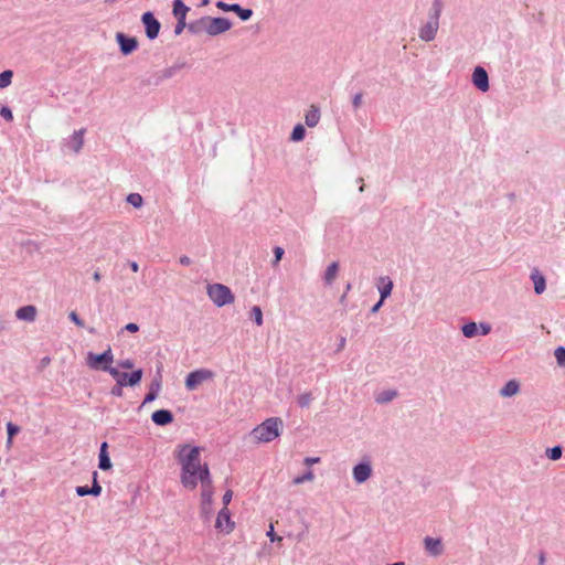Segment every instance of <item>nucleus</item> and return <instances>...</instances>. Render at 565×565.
<instances>
[{"label": "nucleus", "mask_w": 565, "mask_h": 565, "mask_svg": "<svg viewBox=\"0 0 565 565\" xmlns=\"http://www.w3.org/2000/svg\"><path fill=\"white\" fill-rule=\"evenodd\" d=\"M124 330L135 333L139 330V326L137 323L130 322L125 326Z\"/></svg>", "instance_id": "50"}, {"label": "nucleus", "mask_w": 565, "mask_h": 565, "mask_svg": "<svg viewBox=\"0 0 565 565\" xmlns=\"http://www.w3.org/2000/svg\"><path fill=\"white\" fill-rule=\"evenodd\" d=\"M185 28H188L185 20H178L177 25L174 28V34L180 35Z\"/></svg>", "instance_id": "45"}, {"label": "nucleus", "mask_w": 565, "mask_h": 565, "mask_svg": "<svg viewBox=\"0 0 565 565\" xmlns=\"http://www.w3.org/2000/svg\"><path fill=\"white\" fill-rule=\"evenodd\" d=\"M384 301H385V300H382V299L380 298V300H379V301H377V302L372 307L371 312H372V313L377 312V311L380 310V308L383 306Z\"/></svg>", "instance_id": "53"}, {"label": "nucleus", "mask_w": 565, "mask_h": 565, "mask_svg": "<svg viewBox=\"0 0 565 565\" xmlns=\"http://www.w3.org/2000/svg\"><path fill=\"white\" fill-rule=\"evenodd\" d=\"M546 456L551 459V460H557L561 458L562 456V448L559 446H555L553 448H547L546 449Z\"/></svg>", "instance_id": "39"}, {"label": "nucleus", "mask_w": 565, "mask_h": 565, "mask_svg": "<svg viewBox=\"0 0 565 565\" xmlns=\"http://www.w3.org/2000/svg\"><path fill=\"white\" fill-rule=\"evenodd\" d=\"M20 431V427L9 422L7 423V433L9 437H14Z\"/></svg>", "instance_id": "43"}, {"label": "nucleus", "mask_w": 565, "mask_h": 565, "mask_svg": "<svg viewBox=\"0 0 565 565\" xmlns=\"http://www.w3.org/2000/svg\"><path fill=\"white\" fill-rule=\"evenodd\" d=\"M93 278L95 281H99L100 280V274L98 271H96L94 275H93Z\"/></svg>", "instance_id": "57"}, {"label": "nucleus", "mask_w": 565, "mask_h": 565, "mask_svg": "<svg viewBox=\"0 0 565 565\" xmlns=\"http://www.w3.org/2000/svg\"><path fill=\"white\" fill-rule=\"evenodd\" d=\"M134 361L131 359H124L117 362L119 369L131 370L134 369Z\"/></svg>", "instance_id": "42"}, {"label": "nucleus", "mask_w": 565, "mask_h": 565, "mask_svg": "<svg viewBox=\"0 0 565 565\" xmlns=\"http://www.w3.org/2000/svg\"><path fill=\"white\" fill-rule=\"evenodd\" d=\"M444 8L443 0H433L429 11V20L423 23L418 30V38L424 42L435 40L439 30V18Z\"/></svg>", "instance_id": "4"}, {"label": "nucleus", "mask_w": 565, "mask_h": 565, "mask_svg": "<svg viewBox=\"0 0 565 565\" xmlns=\"http://www.w3.org/2000/svg\"><path fill=\"white\" fill-rule=\"evenodd\" d=\"M141 21L145 24L146 35L148 36V39H156L160 31L159 21L153 17L151 12H145L141 17Z\"/></svg>", "instance_id": "13"}, {"label": "nucleus", "mask_w": 565, "mask_h": 565, "mask_svg": "<svg viewBox=\"0 0 565 565\" xmlns=\"http://www.w3.org/2000/svg\"><path fill=\"white\" fill-rule=\"evenodd\" d=\"M273 252H274V259H273V262H271V266H273V267H277V266H278V264H279V262H280V260L282 259V257H284L285 250H284V248H282V247H280V246H275V247H274V249H273Z\"/></svg>", "instance_id": "36"}, {"label": "nucleus", "mask_w": 565, "mask_h": 565, "mask_svg": "<svg viewBox=\"0 0 565 565\" xmlns=\"http://www.w3.org/2000/svg\"><path fill=\"white\" fill-rule=\"evenodd\" d=\"M105 372H107L116 381V384H119L124 372H120L118 366L114 367L113 364H110Z\"/></svg>", "instance_id": "38"}, {"label": "nucleus", "mask_w": 565, "mask_h": 565, "mask_svg": "<svg viewBox=\"0 0 565 565\" xmlns=\"http://www.w3.org/2000/svg\"><path fill=\"white\" fill-rule=\"evenodd\" d=\"M266 535L269 537L271 542H281L282 537L278 536L274 531L273 523L269 525V530L267 531Z\"/></svg>", "instance_id": "44"}, {"label": "nucleus", "mask_w": 565, "mask_h": 565, "mask_svg": "<svg viewBox=\"0 0 565 565\" xmlns=\"http://www.w3.org/2000/svg\"><path fill=\"white\" fill-rule=\"evenodd\" d=\"M12 445H13V437H9V436H8V438H7V443H6V447H7L8 449H10V448L12 447Z\"/></svg>", "instance_id": "55"}, {"label": "nucleus", "mask_w": 565, "mask_h": 565, "mask_svg": "<svg viewBox=\"0 0 565 565\" xmlns=\"http://www.w3.org/2000/svg\"><path fill=\"white\" fill-rule=\"evenodd\" d=\"M179 263L183 266H189L191 264V258L186 255H183L179 258Z\"/></svg>", "instance_id": "51"}, {"label": "nucleus", "mask_w": 565, "mask_h": 565, "mask_svg": "<svg viewBox=\"0 0 565 565\" xmlns=\"http://www.w3.org/2000/svg\"><path fill=\"white\" fill-rule=\"evenodd\" d=\"M345 343V339H342V341L340 342V345L343 347Z\"/></svg>", "instance_id": "61"}, {"label": "nucleus", "mask_w": 565, "mask_h": 565, "mask_svg": "<svg viewBox=\"0 0 565 565\" xmlns=\"http://www.w3.org/2000/svg\"><path fill=\"white\" fill-rule=\"evenodd\" d=\"M305 136H306L305 127L301 124H298L294 127V129L291 131L290 140L294 142H299L305 139Z\"/></svg>", "instance_id": "29"}, {"label": "nucleus", "mask_w": 565, "mask_h": 565, "mask_svg": "<svg viewBox=\"0 0 565 565\" xmlns=\"http://www.w3.org/2000/svg\"><path fill=\"white\" fill-rule=\"evenodd\" d=\"M130 268L132 271L137 273L139 270V265L136 262H131Z\"/></svg>", "instance_id": "54"}, {"label": "nucleus", "mask_w": 565, "mask_h": 565, "mask_svg": "<svg viewBox=\"0 0 565 565\" xmlns=\"http://www.w3.org/2000/svg\"><path fill=\"white\" fill-rule=\"evenodd\" d=\"M363 104V93L359 92L352 96V107L358 110Z\"/></svg>", "instance_id": "40"}, {"label": "nucleus", "mask_w": 565, "mask_h": 565, "mask_svg": "<svg viewBox=\"0 0 565 565\" xmlns=\"http://www.w3.org/2000/svg\"><path fill=\"white\" fill-rule=\"evenodd\" d=\"M373 475L372 460L369 457L361 459L352 468V478L356 484L366 482Z\"/></svg>", "instance_id": "9"}, {"label": "nucleus", "mask_w": 565, "mask_h": 565, "mask_svg": "<svg viewBox=\"0 0 565 565\" xmlns=\"http://www.w3.org/2000/svg\"><path fill=\"white\" fill-rule=\"evenodd\" d=\"M393 287V280L388 276H381L376 280V288L382 300H385L391 296Z\"/></svg>", "instance_id": "17"}, {"label": "nucleus", "mask_w": 565, "mask_h": 565, "mask_svg": "<svg viewBox=\"0 0 565 565\" xmlns=\"http://www.w3.org/2000/svg\"><path fill=\"white\" fill-rule=\"evenodd\" d=\"M0 116L6 119L7 121L13 120V114L12 110L8 106H2L0 108Z\"/></svg>", "instance_id": "41"}, {"label": "nucleus", "mask_w": 565, "mask_h": 565, "mask_svg": "<svg viewBox=\"0 0 565 565\" xmlns=\"http://www.w3.org/2000/svg\"><path fill=\"white\" fill-rule=\"evenodd\" d=\"M471 82L476 88L480 92L486 93L489 90V76L484 67L476 66L471 75Z\"/></svg>", "instance_id": "11"}, {"label": "nucleus", "mask_w": 565, "mask_h": 565, "mask_svg": "<svg viewBox=\"0 0 565 565\" xmlns=\"http://www.w3.org/2000/svg\"><path fill=\"white\" fill-rule=\"evenodd\" d=\"M532 280L534 282V290L536 294L540 295L545 291L546 282H545V278L542 275H540L537 273L532 274Z\"/></svg>", "instance_id": "28"}, {"label": "nucleus", "mask_w": 565, "mask_h": 565, "mask_svg": "<svg viewBox=\"0 0 565 565\" xmlns=\"http://www.w3.org/2000/svg\"><path fill=\"white\" fill-rule=\"evenodd\" d=\"M122 385H119V384H116L111 391H110V394L113 396H117V397H121L122 396Z\"/></svg>", "instance_id": "48"}, {"label": "nucleus", "mask_w": 565, "mask_h": 565, "mask_svg": "<svg viewBox=\"0 0 565 565\" xmlns=\"http://www.w3.org/2000/svg\"><path fill=\"white\" fill-rule=\"evenodd\" d=\"M160 390H161V380H160V377H158L151 382L150 387H149V393L146 395V397L142 402V405L153 402L157 398Z\"/></svg>", "instance_id": "24"}, {"label": "nucleus", "mask_w": 565, "mask_h": 565, "mask_svg": "<svg viewBox=\"0 0 565 565\" xmlns=\"http://www.w3.org/2000/svg\"><path fill=\"white\" fill-rule=\"evenodd\" d=\"M312 399V394L307 392L298 396L297 403L300 407L306 408L310 406Z\"/></svg>", "instance_id": "35"}, {"label": "nucleus", "mask_w": 565, "mask_h": 565, "mask_svg": "<svg viewBox=\"0 0 565 565\" xmlns=\"http://www.w3.org/2000/svg\"><path fill=\"white\" fill-rule=\"evenodd\" d=\"M313 479H315L313 471L311 469H308L303 475L294 478L292 482L295 484H300V483H305V482H311Z\"/></svg>", "instance_id": "32"}, {"label": "nucleus", "mask_w": 565, "mask_h": 565, "mask_svg": "<svg viewBox=\"0 0 565 565\" xmlns=\"http://www.w3.org/2000/svg\"><path fill=\"white\" fill-rule=\"evenodd\" d=\"M143 372L141 369L135 370L131 373H122L121 379L119 381V385L125 386H136L140 383L142 379Z\"/></svg>", "instance_id": "19"}, {"label": "nucleus", "mask_w": 565, "mask_h": 565, "mask_svg": "<svg viewBox=\"0 0 565 565\" xmlns=\"http://www.w3.org/2000/svg\"><path fill=\"white\" fill-rule=\"evenodd\" d=\"M189 7H186L182 0L173 1V14L178 20H186Z\"/></svg>", "instance_id": "25"}, {"label": "nucleus", "mask_w": 565, "mask_h": 565, "mask_svg": "<svg viewBox=\"0 0 565 565\" xmlns=\"http://www.w3.org/2000/svg\"><path fill=\"white\" fill-rule=\"evenodd\" d=\"M319 462H320L319 457H306L303 459V465H306L307 467H311L312 465L319 463Z\"/></svg>", "instance_id": "47"}, {"label": "nucleus", "mask_w": 565, "mask_h": 565, "mask_svg": "<svg viewBox=\"0 0 565 565\" xmlns=\"http://www.w3.org/2000/svg\"><path fill=\"white\" fill-rule=\"evenodd\" d=\"M76 494H92L88 487H76Z\"/></svg>", "instance_id": "52"}, {"label": "nucleus", "mask_w": 565, "mask_h": 565, "mask_svg": "<svg viewBox=\"0 0 565 565\" xmlns=\"http://www.w3.org/2000/svg\"><path fill=\"white\" fill-rule=\"evenodd\" d=\"M68 318L71 319L72 322H74L77 327H84V322L83 320L78 317V315L75 312V311H72L70 315H68Z\"/></svg>", "instance_id": "46"}, {"label": "nucleus", "mask_w": 565, "mask_h": 565, "mask_svg": "<svg viewBox=\"0 0 565 565\" xmlns=\"http://www.w3.org/2000/svg\"><path fill=\"white\" fill-rule=\"evenodd\" d=\"M461 332L465 338L472 339L478 335H488L491 332V324L488 322L469 321L461 327Z\"/></svg>", "instance_id": "10"}, {"label": "nucleus", "mask_w": 565, "mask_h": 565, "mask_svg": "<svg viewBox=\"0 0 565 565\" xmlns=\"http://www.w3.org/2000/svg\"><path fill=\"white\" fill-rule=\"evenodd\" d=\"M216 7L223 11H233L235 12L243 21H247L250 19L253 11L250 9L242 8L237 3L227 4L223 1H218Z\"/></svg>", "instance_id": "15"}, {"label": "nucleus", "mask_w": 565, "mask_h": 565, "mask_svg": "<svg viewBox=\"0 0 565 565\" xmlns=\"http://www.w3.org/2000/svg\"><path fill=\"white\" fill-rule=\"evenodd\" d=\"M38 316V309L33 305L19 308L15 311V318L20 321L34 322Z\"/></svg>", "instance_id": "18"}, {"label": "nucleus", "mask_w": 565, "mask_h": 565, "mask_svg": "<svg viewBox=\"0 0 565 565\" xmlns=\"http://www.w3.org/2000/svg\"><path fill=\"white\" fill-rule=\"evenodd\" d=\"M340 266L338 262L330 263L323 274V282L326 286H332L338 278Z\"/></svg>", "instance_id": "20"}, {"label": "nucleus", "mask_w": 565, "mask_h": 565, "mask_svg": "<svg viewBox=\"0 0 565 565\" xmlns=\"http://www.w3.org/2000/svg\"><path fill=\"white\" fill-rule=\"evenodd\" d=\"M96 472L94 473V484L93 487L89 489V492L92 494H99L102 492V487L96 482Z\"/></svg>", "instance_id": "49"}, {"label": "nucleus", "mask_w": 565, "mask_h": 565, "mask_svg": "<svg viewBox=\"0 0 565 565\" xmlns=\"http://www.w3.org/2000/svg\"><path fill=\"white\" fill-rule=\"evenodd\" d=\"M3 328H4V327H3V320H2V318L0 317V329H3Z\"/></svg>", "instance_id": "60"}, {"label": "nucleus", "mask_w": 565, "mask_h": 565, "mask_svg": "<svg viewBox=\"0 0 565 565\" xmlns=\"http://www.w3.org/2000/svg\"><path fill=\"white\" fill-rule=\"evenodd\" d=\"M231 26V21L226 18L202 17L188 24V30L193 34L206 33L215 36L228 31Z\"/></svg>", "instance_id": "3"}, {"label": "nucleus", "mask_w": 565, "mask_h": 565, "mask_svg": "<svg viewBox=\"0 0 565 565\" xmlns=\"http://www.w3.org/2000/svg\"><path fill=\"white\" fill-rule=\"evenodd\" d=\"M107 444L103 443L100 447V454H99V468L103 470H107L110 468V459L106 452Z\"/></svg>", "instance_id": "27"}, {"label": "nucleus", "mask_w": 565, "mask_h": 565, "mask_svg": "<svg viewBox=\"0 0 565 565\" xmlns=\"http://www.w3.org/2000/svg\"><path fill=\"white\" fill-rule=\"evenodd\" d=\"M387 565H405V563L404 562H395V563L387 564Z\"/></svg>", "instance_id": "58"}, {"label": "nucleus", "mask_w": 565, "mask_h": 565, "mask_svg": "<svg viewBox=\"0 0 565 565\" xmlns=\"http://www.w3.org/2000/svg\"><path fill=\"white\" fill-rule=\"evenodd\" d=\"M284 428L282 419L279 417H269L257 425L249 433L252 441L256 445L268 444L277 439Z\"/></svg>", "instance_id": "2"}, {"label": "nucleus", "mask_w": 565, "mask_h": 565, "mask_svg": "<svg viewBox=\"0 0 565 565\" xmlns=\"http://www.w3.org/2000/svg\"><path fill=\"white\" fill-rule=\"evenodd\" d=\"M201 514L204 520H210L213 514L212 497H204L201 504Z\"/></svg>", "instance_id": "26"}, {"label": "nucleus", "mask_w": 565, "mask_h": 565, "mask_svg": "<svg viewBox=\"0 0 565 565\" xmlns=\"http://www.w3.org/2000/svg\"><path fill=\"white\" fill-rule=\"evenodd\" d=\"M363 190H364V185L362 184V185L360 186V191L362 192Z\"/></svg>", "instance_id": "63"}, {"label": "nucleus", "mask_w": 565, "mask_h": 565, "mask_svg": "<svg viewBox=\"0 0 565 565\" xmlns=\"http://www.w3.org/2000/svg\"><path fill=\"white\" fill-rule=\"evenodd\" d=\"M201 447L191 444L179 445L175 449V458L181 467V482L188 491L194 490L198 483L206 491L211 484L207 465L201 461Z\"/></svg>", "instance_id": "1"}, {"label": "nucleus", "mask_w": 565, "mask_h": 565, "mask_svg": "<svg viewBox=\"0 0 565 565\" xmlns=\"http://www.w3.org/2000/svg\"><path fill=\"white\" fill-rule=\"evenodd\" d=\"M85 129L82 128L79 130H75L66 140H65V147L74 152V153H78L81 151V149L83 148V145H84V135H85Z\"/></svg>", "instance_id": "14"}, {"label": "nucleus", "mask_w": 565, "mask_h": 565, "mask_svg": "<svg viewBox=\"0 0 565 565\" xmlns=\"http://www.w3.org/2000/svg\"><path fill=\"white\" fill-rule=\"evenodd\" d=\"M350 289H351V285H350V284H348V285H347V290H350Z\"/></svg>", "instance_id": "62"}, {"label": "nucleus", "mask_w": 565, "mask_h": 565, "mask_svg": "<svg viewBox=\"0 0 565 565\" xmlns=\"http://www.w3.org/2000/svg\"><path fill=\"white\" fill-rule=\"evenodd\" d=\"M206 295L216 307L232 305L235 301L232 290L226 285L218 282L209 284L206 286Z\"/></svg>", "instance_id": "5"}, {"label": "nucleus", "mask_w": 565, "mask_h": 565, "mask_svg": "<svg viewBox=\"0 0 565 565\" xmlns=\"http://www.w3.org/2000/svg\"><path fill=\"white\" fill-rule=\"evenodd\" d=\"M425 552L433 557L444 554L445 547L440 537L426 536L423 541Z\"/></svg>", "instance_id": "12"}, {"label": "nucleus", "mask_w": 565, "mask_h": 565, "mask_svg": "<svg viewBox=\"0 0 565 565\" xmlns=\"http://www.w3.org/2000/svg\"><path fill=\"white\" fill-rule=\"evenodd\" d=\"M13 78V72L11 70L3 71L0 73V88H7L11 85Z\"/></svg>", "instance_id": "30"}, {"label": "nucleus", "mask_w": 565, "mask_h": 565, "mask_svg": "<svg viewBox=\"0 0 565 565\" xmlns=\"http://www.w3.org/2000/svg\"><path fill=\"white\" fill-rule=\"evenodd\" d=\"M250 316H252V318H253L254 322H255L258 327L263 326V323H264V319H263V311H262V309H260V307H259V306H254V307L252 308V310H250Z\"/></svg>", "instance_id": "33"}, {"label": "nucleus", "mask_w": 565, "mask_h": 565, "mask_svg": "<svg viewBox=\"0 0 565 565\" xmlns=\"http://www.w3.org/2000/svg\"><path fill=\"white\" fill-rule=\"evenodd\" d=\"M152 422L158 426H166L173 420L172 413L168 409H159L152 413Z\"/></svg>", "instance_id": "23"}, {"label": "nucleus", "mask_w": 565, "mask_h": 565, "mask_svg": "<svg viewBox=\"0 0 565 565\" xmlns=\"http://www.w3.org/2000/svg\"><path fill=\"white\" fill-rule=\"evenodd\" d=\"M210 3V0H202V6H206Z\"/></svg>", "instance_id": "59"}, {"label": "nucleus", "mask_w": 565, "mask_h": 565, "mask_svg": "<svg viewBox=\"0 0 565 565\" xmlns=\"http://www.w3.org/2000/svg\"><path fill=\"white\" fill-rule=\"evenodd\" d=\"M395 397H396V392L388 390V391H384V392L380 393L376 396V402L380 404H383V403L391 402Z\"/></svg>", "instance_id": "31"}, {"label": "nucleus", "mask_w": 565, "mask_h": 565, "mask_svg": "<svg viewBox=\"0 0 565 565\" xmlns=\"http://www.w3.org/2000/svg\"><path fill=\"white\" fill-rule=\"evenodd\" d=\"M321 118L320 109L316 105H311L305 114V122L309 128H315Z\"/></svg>", "instance_id": "22"}, {"label": "nucleus", "mask_w": 565, "mask_h": 565, "mask_svg": "<svg viewBox=\"0 0 565 565\" xmlns=\"http://www.w3.org/2000/svg\"><path fill=\"white\" fill-rule=\"evenodd\" d=\"M214 379V372L209 369H199L190 372L185 377L188 391H195L200 385Z\"/></svg>", "instance_id": "8"}, {"label": "nucleus", "mask_w": 565, "mask_h": 565, "mask_svg": "<svg viewBox=\"0 0 565 565\" xmlns=\"http://www.w3.org/2000/svg\"><path fill=\"white\" fill-rule=\"evenodd\" d=\"M520 392V383L516 380L508 381L500 390L499 395L503 398H511Z\"/></svg>", "instance_id": "21"}, {"label": "nucleus", "mask_w": 565, "mask_h": 565, "mask_svg": "<svg viewBox=\"0 0 565 565\" xmlns=\"http://www.w3.org/2000/svg\"><path fill=\"white\" fill-rule=\"evenodd\" d=\"M232 497H223V508L218 511L215 520V529L223 534H230L235 527V522L231 518L227 505Z\"/></svg>", "instance_id": "7"}, {"label": "nucleus", "mask_w": 565, "mask_h": 565, "mask_svg": "<svg viewBox=\"0 0 565 565\" xmlns=\"http://www.w3.org/2000/svg\"><path fill=\"white\" fill-rule=\"evenodd\" d=\"M544 563H545V556H544L543 553H541L540 556H539V564L540 565H544Z\"/></svg>", "instance_id": "56"}, {"label": "nucleus", "mask_w": 565, "mask_h": 565, "mask_svg": "<svg viewBox=\"0 0 565 565\" xmlns=\"http://www.w3.org/2000/svg\"><path fill=\"white\" fill-rule=\"evenodd\" d=\"M85 363L89 370L105 372L114 363V353L110 347L103 353L87 352Z\"/></svg>", "instance_id": "6"}, {"label": "nucleus", "mask_w": 565, "mask_h": 565, "mask_svg": "<svg viewBox=\"0 0 565 565\" xmlns=\"http://www.w3.org/2000/svg\"><path fill=\"white\" fill-rule=\"evenodd\" d=\"M116 41L119 44L120 51L124 55L131 54L138 46V42L135 38H128L124 33H117Z\"/></svg>", "instance_id": "16"}, {"label": "nucleus", "mask_w": 565, "mask_h": 565, "mask_svg": "<svg viewBox=\"0 0 565 565\" xmlns=\"http://www.w3.org/2000/svg\"><path fill=\"white\" fill-rule=\"evenodd\" d=\"M126 200L129 204L137 209L141 207L143 204V199L139 193H130Z\"/></svg>", "instance_id": "34"}, {"label": "nucleus", "mask_w": 565, "mask_h": 565, "mask_svg": "<svg viewBox=\"0 0 565 565\" xmlns=\"http://www.w3.org/2000/svg\"><path fill=\"white\" fill-rule=\"evenodd\" d=\"M554 356L559 366H565V348L558 347L554 351Z\"/></svg>", "instance_id": "37"}]
</instances>
